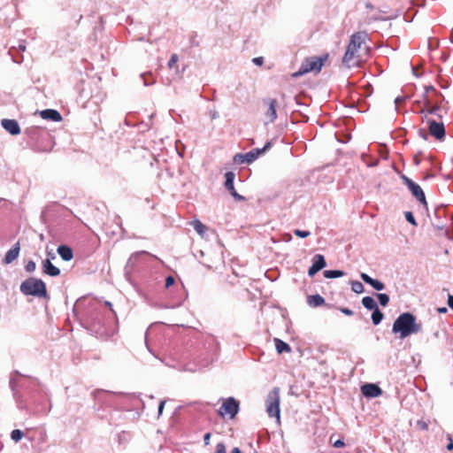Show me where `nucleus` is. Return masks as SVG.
Returning a JSON list of instances; mask_svg holds the SVG:
<instances>
[{
  "mask_svg": "<svg viewBox=\"0 0 453 453\" xmlns=\"http://www.w3.org/2000/svg\"><path fill=\"white\" fill-rule=\"evenodd\" d=\"M328 55L323 57L306 58L302 63L298 71L292 74L293 77H300L310 72L319 73L325 62L327 60Z\"/></svg>",
  "mask_w": 453,
  "mask_h": 453,
  "instance_id": "obj_4",
  "label": "nucleus"
},
{
  "mask_svg": "<svg viewBox=\"0 0 453 453\" xmlns=\"http://www.w3.org/2000/svg\"><path fill=\"white\" fill-rule=\"evenodd\" d=\"M361 392L366 397H378L382 393L380 387L372 383L363 385L361 387Z\"/></svg>",
  "mask_w": 453,
  "mask_h": 453,
  "instance_id": "obj_11",
  "label": "nucleus"
},
{
  "mask_svg": "<svg viewBox=\"0 0 453 453\" xmlns=\"http://www.w3.org/2000/svg\"><path fill=\"white\" fill-rule=\"evenodd\" d=\"M178 59L179 58H178L177 54H173L171 56V58H170L169 62H168V67L172 69L176 65V63L178 62Z\"/></svg>",
  "mask_w": 453,
  "mask_h": 453,
  "instance_id": "obj_36",
  "label": "nucleus"
},
{
  "mask_svg": "<svg viewBox=\"0 0 453 453\" xmlns=\"http://www.w3.org/2000/svg\"><path fill=\"white\" fill-rule=\"evenodd\" d=\"M384 315L383 313L380 311L379 308H376L375 310L372 311V323L377 326L379 325L382 319H383Z\"/></svg>",
  "mask_w": 453,
  "mask_h": 453,
  "instance_id": "obj_23",
  "label": "nucleus"
},
{
  "mask_svg": "<svg viewBox=\"0 0 453 453\" xmlns=\"http://www.w3.org/2000/svg\"><path fill=\"white\" fill-rule=\"evenodd\" d=\"M235 174L233 172H227L225 174V187L226 188L234 185Z\"/></svg>",
  "mask_w": 453,
  "mask_h": 453,
  "instance_id": "obj_26",
  "label": "nucleus"
},
{
  "mask_svg": "<svg viewBox=\"0 0 453 453\" xmlns=\"http://www.w3.org/2000/svg\"><path fill=\"white\" fill-rule=\"evenodd\" d=\"M404 185L408 188L412 196L423 205L427 206L426 199L423 189L420 186L415 183L412 180L405 175L402 176Z\"/></svg>",
  "mask_w": 453,
  "mask_h": 453,
  "instance_id": "obj_7",
  "label": "nucleus"
},
{
  "mask_svg": "<svg viewBox=\"0 0 453 453\" xmlns=\"http://www.w3.org/2000/svg\"><path fill=\"white\" fill-rule=\"evenodd\" d=\"M367 37V34L364 31H358L350 36L342 58V64L346 67L351 68L360 65L363 61V52L366 50L365 42Z\"/></svg>",
  "mask_w": 453,
  "mask_h": 453,
  "instance_id": "obj_1",
  "label": "nucleus"
},
{
  "mask_svg": "<svg viewBox=\"0 0 453 453\" xmlns=\"http://www.w3.org/2000/svg\"><path fill=\"white\" fill-rule=\"evenodd\" d=\"M351 289L353 292L357 293V294H361L364 292V286L361 282L359 281H352L351 282Z\"/></svg>",
  "mask_w": 453,
  "mask_h": 453,
  "instance_id": "obj_27",
  "label": "nucleus"
},
{
  "mask_svg": "<svg viewBox=\"0 0 453 453\" xmlns=\"http://www.w3.org/2000/svg\"><path fill=\"white\" fill-rule=\"evenodd\" d=\"M264 104L267 107L265 112V123H273L277 118L276 107L277 100L273 98H266L263 100Z\"/></svg>",
  "mask_w": 453,
  "mask_h": 453,
  "instance_id": "obj_9",
  "label": "nucleus"
},
{
  "mask_svg": "<svg viewBox=\"0 0 453 453\" xmlns=\"http://www.w3.org/2000/svg\"><path fill=\"white\" fill-rule=\"evenodd\" d=\"M19 251H20V244H19V242H18L13 245V247L11 250H9L6 252L4 258L3 260L4 264L9 265V264L12 263L14 260H16L19 255Z\"/></svg>",
  "mask_w": 453,
  "mask_h": 453,
  "instance_id": "obj_13",
  "label": "nucleus"
},
{
  "mask_svg": "<svg viewBox=\"0 0 453 453\" xmlns=\"http://www.w3.org/2000/svg\"><path fill=\"white\" fill-rule=\"evenodd\" d=\"M164 407H165V402L162 401V402H160L159 406H158V412H159V414L162 413Z\"/></svg>",
  "mask_w": 453,
  "mask_h": 453,
  "instance_id": "obj_48",
  "label": "nucleus"
},
{
  "mask_svg": "<svg viewBox=\"0 0 453 453\" xmlns=\"http://www.w3.org/2000/svg\"><path fill=\"white\" fill-rule=\"evenodd\" d=\"M175 282V280L173 276L169 275L165 279V288H168L173 286Z\"/></svg>",
  "mask_w": 453,
  "mask_h": 453,
  "instance_id": "obj_38",
  "label": "nucleus"
},
{
  "mask_svg": "<svg viewBox=\"0 0 453 453\" xmlns=\"http://www.w3.org/2000/svg\"><path fill=\"white\" fill-rule=\"evenodd\" d=\"M215 453H226V445L223 442H219L216 445Z\"/></svg>",
  "mask_w": 453,
  "mask_h": 453,
  "instance_id": "obj_37",
  "label": "nucleus"
},
{
  "mask_svg": "<svg viewBox=\"0 0 453 453\" xmlns=\"http://www.w3.org/2000/svg\"><path fill=\"white\" fill-rule=\"evenodd\" d=\"M341 311L348 316L353 315V311L348 308H342Z\"/></svg>",
  "mask_w": 453,
  "mask_h": 453,
  "instance_id": "obj_43",
  "label": "nucleus"
},
{
  "mask_svg": "<svg viewBox=\"0 0 453 453\" xmlns=\"http://www.w3.org/2000/svg\"><path fill=\"white\" fill-rule=\"evenodd\" d=\"M417 427L422 431H427L429 428V421L419 419L417 421Z\"/></svg>",
  "mask_w": 453,
  "mask_h": 453,
  "instance_id": "obj_32",
  "label": "nucleus"
},
{
  "mask_svg": "<svg viewBox=\"0 0 453 453\" xmlns=\"http://www.w3.org/2000/svg\"><path fill=\"white\" fill-rule=\"evenodd\" d=\"M239 411V402L234 397H228L224 400L221 407L219 410V414L224 418L228 416L229 418H234Z\"/></svg>",
  "mask_w": 453,
  "mask_h": 453,
  "instance_id": "obj_6",
  "label": "nucleus"
},
{
  "mask_svg": "<svg viewBox=\"0 0 453 453\" xmlns=\"http://www.w3.org/2000/svg\"><path fill=\"white\" fill-rule=\"evenodd\" d=\"M448 305L453 310V296L451 295L448 296Z\"/></svg>",
  "mask_w": 453,
  "mask_h": 453,
  "instance_id": "obj_44",
  "label": "nucleus"
},
{
  "mask_svg": "<svg viewBox=\"0 0 453 453\" xmlns=\"http://www.w3.org/2000/svg\"><path fill=\"white\" fill-rule=\"evenodd\" d=\"M295 235L300 238H306L311 235V233L309 231L296 229L294 230Z\"/></svg>",
  "mask_w": 453,
  "mask_h": 453,
  "instance_id": "obj_33",
  "label": "nucleus"
},
{
  "mask_svg": "<svg viewBox=\"0 0 453 453\" xmlns=\"http://www.w3.org/2000/svg\"><path fill=\"white\" fill-rule=\"evenodd\" d=\"M405 219L408 222H410L411 225L413 226H416L417 225V222L415 220V218L413 216V214L411 212V211H406L405 212Z\"/></svg>",
  "mask_w": 453,
  "mask_h": 453,
  "instance_id": "obj_35",
  "label": "nucleus"
},
{
  "mask_svg": "<svg viewBox=\"0 0 453 453\" xmlns=\"http://www.w3.org/2000/svg\"><path fill=\"white\" fill-rule=\"evenodd\" d=\"M437 311L439 313H446L448 310L446 307H441V308H438Z\"/></svg>",
  "mask_w": 453,
  "mask_h": 453,
  "instance_id": "obj_49",
  "label": "nucleus"
},
{
  "mask_svg": "<svg viewBox=\"0 0 453 453\" xmlns=\"http://www.w3.org/2000/svg\"><path fill=\"white\" fill-rule=\"evenodd\" d=\"M414 162H415V165H418L419 164V159L417 157H414Z\"/></svg>",
  "mask_w": 453,
  "mask_h": 453,
  "instance_id": "obj_51",
  "label": "nucleus"
},
{
  "mask_svg": "<svg viewBox=\"0 0 453 453\" xmlns=\"http://www.w3.org/2000/svg\"><path fill=\"white\" fill-rule=\"evenodd\" d=\"M36 268V265L34 261L30 260L28 261L25 265V270L27 273H33Z\"/></svg>",
  "mask_w": 453,
  "mask_h": 453,
  "instance_id": "obj_34",
  "label": "nucleus"
},
{
  "mask_svg": "<svg viewBox=\"0 0 453 453\" xmlns=\"http://www.w3.org/2000/svg\"><path fill=\"white\" fill-rule=\"evenodd\" d=\"M344 275L343 271L340 270H326L324 271V276L327 279L338 278Z\"/></svg>",
  "mask_w": 453,
  "mask_h": 453,
  "instance_id": "obj_24",
  "label": "nucleus"
},
{
  "mask_svg": "<svg viewBox=\"0 0 453 453\" xmlns=\"http://www.w3.org/2000/svg\"><path fill=\"white\" fill-rule=\"evenodd\" d=\"M447 449L449 450H452L453 449V440L450 437H449V443L447 445Z\"/></svg>",
  "mask_w": 453,
  "mask_h": 453,
  "instance_id": "obj_45",
  "label": "nucleus"
},
{
  "mask_svg": "<svg viewBox=\"0 0 453 453\" xmlns=\"http://www.w3.org/2000/svg\"><path fill=\"white\" fill-rule=\"evenodd\" d=\"M362 304L368 310H375L378 308L376 302L371 296H365L362 299Z\"/></svg>",
  "mask_w": 453,
  "mask_h": 453,
  "instance_id": "obj_21",
  "label": "nucleus"
},
{
  "mask_svg": "<svg viewBox=\"0 0 453 453\" xmlns=\"http://www.w3.org/2000/svg\"><path fill=\"white\" fill-rule=\"evenodd\" d=\"M307 303L311 307H318L325 303V299L319 295H311L307 297Z\"/></svg>",
  "mask_w": 453,
  "mask_h": 453,
  "instance_id": "obj_19",
  "label": "nucleus"
},
{
  "mask_svg": "<svg viewBox=\"0 0 453 453\" xmlns=\"http://www.w3.org/2000/svg\"><path fill=\"white\" fill-rule=\"evenodd\" d=\"M426 92L428 94L429 92H432V93H434V94H437L435 88L432 86L430 87H426Z\"/></svg>",
  "mask_w": 453,
  "mask_h": 453,
  "instance_id": "obj_46",
  "label": "nucleus"
},
{
  "mask_svg": "<svg viewBox=\"0 0 453 453\" xmlns=\"http://www.w3.org/2000/svg\"><path fill=\"white\" fill-rule=\"evenodd\" d=\"M320 270L319 268H317L316 266H314L313 265L309 268L308 270V275L310 277H313L318 272H319Z\"/></svg>",
  "mask_w": 453,
  "mask_h": 453,
  "instance_id": "obj_39",
  "label": "nucleus"
},
{
  "mask_svg": "<svg viewBox=\"0 0 453 453\" xmlns=\"http://www.w3.org/2000/svg\"><path fill=\"white\" fill-rule=\"evenodd\" d=\"M274 343H275L276 350L279 354H282L284 352H286V353L291 352L290 346L287 342L281 341L280 339L274 338Z\"/></svg>",
  "mask_w": 453,
  "mask_h": 453,
  "instance_id": "obj_18",
  "label": "nucleus"
},
{
  "mask_svg": "<svg viewBox=\"0 0 453 453\" xmlns=\"http://www.w3.org/2000/svg\"><path fill=\"white\" fill-rule=\"evenodd\" d=\"M431 102L428 98L426 99L424 103V107L420 110V113L426 112L427 114H434L439 109L440 106L435 105H430Z\"/></svg>",
  "mask_w": 453,
  "mask_h": 453,
  "instance_id": "obj_20",
  "label": "nucleus"
},
{
  "mask_svg": "<svg viewBox=\"0 0 453 453\" xmlns=\"http://www.w3.org/2000/svg\"><path fill=\"white\" fill-rule=\"evenodd\" d=\"M57 251L60 257L65 261H70L73 257L72 249L66 245L58 246Z\"/></svg>",
  "mask_w": 453,
  "mask_h": 453,
  "instance_id": "obj_17",
  "label": "nucleus"
},
{
  "mask_svg": "<svg viewBox=\"0 0 453 453\" xmlns=\"http://www.w3.org/2000/svg\"><path fill=\"white\" fill-rule=\"evenodd\" d=\"M253 63L257 65H262L264 63V58L262 57L254 58L252 59Z\"/></svg>",
  "mask_w": 453,
  "mask_h": 453,
  "instance_id": "obj_40",
  "label": "nucleus"
},
{
  "mask_svg": "<svg viewBox=\"0 0 453 453\" xmlns=\"http://www.w3.org/2000/svg\"><path fill=\"white\" fill-rule=\"evenodd\" d=\"M26 49H27V47H26L25 43H23V42L19 43L18 46V50L19 51L24 52L26 50Z\"/></svg>",
  "mask_w": 453,
  "mask_h": 453,
  "instance_id": "obj_47",
  "label": "nucleus"
},
{
  "mask_svg": "<svg viewBox=\"0 0 453 453\" xmlns=\"http://www.w3.org/2000/svg\"><path fill=\"white\" fill-rule=\"evenodd\" d=\"M2 127L12 135L20 134V127L17 120L4 119L1 121Z\"/></svg>",
  "mask_w": 453,
  "mask_h": 453,
  "instance_id": "obj_10",
  "label": "nucleus"
},
{
  "mask_svg": "<svg viewBox=\"0 0 453 453\" xmlns=\"http://www.w3.org/2000/svg\"><path fill=\"white\" fill-rule=\"evenodd\" d=\"M428 130L432 136L439 141L445 138V127L442 122H438L434 119H427Z\"/></svg>",
  "mask_w": 453,
  "mask_h": 453,
  "instance_id": "obj_8",
  "label": "nucleus"
},
{
  "mask_svg": "<svg viewBox=\"0 0 453 453\" xmlns=\"http://www.w3.org/2000/svg\"><path fill=\"white\" fill-rule=\"evenodd\" d=\"M226 189L230 192V194L232 195V196H234L236 200H238V201H242V200H244V197H243L242 196L239 195V194L236 192V190H235V188H234V185H233V186H231V187L226 188Z\"/></svg>",
  "mask_w": 453,
  "mask_h": 453,
  "instance_id": "obj_30",
  "label": "nucleus"
},
{
  "mask_svg": "<svg viewBox=\"0 0 453 453\" xmlns=\"http://www.w3.org/2000/svg\"><path fill=\"white\" fill-rule=\"evenodd\" d=\"M280 389L278 388H274L269 392L265 404L268 416L275 418L278 423H280Z\"/></svg>",
  "mask_w": 453,
  "mask_h": 453,
  "instance_id": "obj_5",
  "label": "nucleus"
},
{
  "mask_svg": "<svg viewBox=\"0 0 453 453\" xmlns=\"http://www.w3.org/2000/svg\"><path fill=\"white\" fill-rule=\"evenodd\" d=\"M39 114L42 119H46V120L60 122L63 119L61 114L57 110H53V109L42 110L39 112Z\"/></svg>",
  "mask_w": 453,
  "mask_h": 453,
  "instance_id": "obj_12",
  "label": "nucleus"
},
{
  "mask_svg": "<svg viewBox=\"0 0 453 453\" xmlns=\"http://www.w3.org/2000/svg\"><path fill=\"white\" fill-rule=\"evenodd\" d=\"M312 265L319 268V270L323 269L326 266V260L323 255H315L312 259Z\"/></svg>",
  "mask_w": 453,
  "mask_h": 453,
  "instance_id": "obj_22",
  "label": "nucleus"
},
{
  "mask_svg": "<svg viewBox=\"0 0 453 453\" xmlns=\"http://www.w3.org/2000/svg\"><path fill=\"white\" fill-rule=\"evenodd\" d=\"M234 163L239 164V165L243 164V163H248L246 154H241V153L234 155Z\"/></svg>",
  "mask_w": 453,
  "mask_h": 453,
  "instance_id": "obj_29",
  "label": "nucleus"
},
{
  "mask_svg": "<svg viewBox=\"0 0 453 453\" xmlns=\"http://www.w3.org/2000/svg\"><path fill=\"white\" fill-rule=\"evenodd\" d=\"M230 453H242L239 448H234Z\"/></svg>",
  "mask_w": 453,
  "mask_h": 453,
  "instance_id": "obj_50",
  "label": "nucleus"
},
{
  "mask_svg": "<svg viewBox=\"0 0 453 453\" xmlns=\"http://www.w3.org/2000/svg\"><path fill=\"white\" fill-rule=\"evenodd\" d=\"M23 435H24L23 432L19 429H14L11 433V438L16 442L19 441V440H21Z\"/></svg>",
  "mask_w": 453,
  "mask_h": 453,
  "instance_id": "obj_28",
  "label": "nucleus"
},
{
  "mask_svg": "<svg viewBox=\"0 0 453 453\" xmlns=\"http://www.w3.org/2000/svg\"><path fill=\"white\" fill-rule=\"evenodd\" d=\"M42 273L51 277H57L60 274V269L55 266L49 258L42 263Z\"/></svg>",
  "mask_w": 453,
  "mask_h": 453,
  "instance_id": "obj_14",
  "label": "nucleus"
},
{
  "mask_svg": "<svg viewBox=\"0 0 453 453\" xmlns=\"http://www.w3.org/2000/svg\"><path fill=\"white\" fill-rule=\"evenodd\" d=\"M192 226L200 235H203L205 234L207 228L200 220L193 221Z\"/></svg>",
  "mask_w": 453,
  "mask_h": 453,
  "instance_id": "obj_25",
  "label": "nucleus"
},
{
  "mask_svg": "<svg viewBox=\"0 0 453 453\" xmlns=\"http://www.w3.org/2000/svg\"><path fill=\"white\" fill-rule=\"evenodd\" d=\"M360 276H361V279L365 283L371 285L374 289L383 290L385 288V285L381 281L372 279L368 274L363 273H361Z\"/></svg>",
  "mask_w": 453,
  "mask_h": 453,
  "instance_id": "obj_15",
  "label": "nucleus"
},
{
  "mask_svg": "<svg viewBox=\"0 0 453 453\" xmlns=\"http://www.w3.org/2000/svg\"><path fill=\"white\" fill-rule=\"evenodd\" d=\"M345 445L344 441L342 440H336L333 442V446L334 448H342Z\"/></svg>",
  "mask_w": 453,
  "mask_h": 453,
  "instance_id": "obj_41",
  "label": "nucleus"
},
{
  "mask_svg": "<svg viewBox=\"0 0 453 453\" xmlns=\"http://www.w3.org/2000/svg\"><path fill=\"white\" fill-rule=\"evenodd\" d=\"M210 439H211V433H206L203 435V442L205 446H208L210 444Z\"/></svg>",
  "mask_w": 453,
  "mask_h": 453,
  "instance_id": "obj_42",
  "label": "nucleus"
},
{
  "mask_svg": "<svg viewBox=\"0 0 453 453\" xmlns=\"http://www.w3.org/2000/svg\"><path fill=\"white\" fill-rule=\"evenodd\" d=\"M271 146V143L268 142L265 145L263 149H254L250 150V152L246 153V157L248 159V164L252 163L254 160H256L263 152H265L269 147Z\"/></svg>",
  "mask_w": 453,
  "mask_h": 453,
  "instance_id": "obj_16",
  "label": "nucleus"
},
{
  "mask_svg": "<svg viewBox=\"0 0 453 453\" xmlns=\"http://www.w3.org/2000/svg\"><path fill=\"white\" fill-rule=\"evenodd\" d=\"M421 329V324L416 323V317L410 312L402 313L395 320L392 327L393 333H399L401 339H404L412 334H417Z\"/></svg>",
  "mask_w": 453,
  "mask_h": 453,
  "instance_id": "obj_2",
  "label": "nucleus"
},
{
  "mask_svg": "<svg viewBox=\"0 0 453 453\" xmlns=\"http://www.w3.org/2000/svg\"><path fill=\"white\" fill-rule=\"evenodd\" d=\"M380 305L387 306L389 302V296L387 294L377 295Z\"/></svg>",
  "mask_w": 453,
  "mask_h": 453,
  "instance_id": "obj_31",
  "label": "nucleus"
},
{
  "mask_svg": "<svg viewBox=\"0 0 453 453\" xmlns=\"http://www.w3.org/2000/svg\"><path fill=\"white\" fill-rule=\"evenodd\" d=\"M19 289L26 296L47 297V288L44 281L36 278H28L21 282Z\"/></svg>",
  "mask_w": 453,
  "mask_h": 453,
  "instance_id": "obj_3",
  "label": "nucleus"
}]
</instances>
